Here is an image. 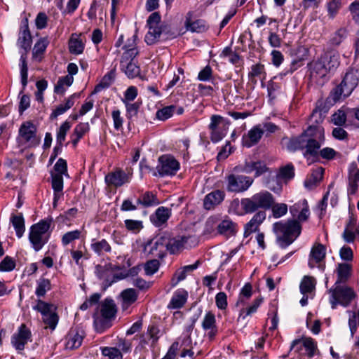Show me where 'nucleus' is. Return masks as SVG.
<instances>
[{
    "label": "nucleus",
    "mask_w": 359,
    "mask_h": 359,
    "mask_svg": "<svg viewBox=\"0 0 359 359\" xmlns=\"http://www.w3.org/2000/svg\"><path fill=\"white\" fill-rule=\"evenodd\" d=\"M325 140L321 128L308 127L299 135L291 137L286 147L287 149L291 152L304 151V157L309 161L311 156L316 154V150L321 147Z\"/></svg>",
    "instance_id": "1"
},
{
    "label": "nucleus",
    "mask_w": 359,
    "mask_h": 359,
    "mask_svg": "<svg viewBox=\"0 0 359 359\" xmlns=\"http://www.w3.org/2000/svg\"><path fill=\"white\" fill-rule=\"evenodd\" d=\"M339 55L333 51L322 53L316 60H313L307 65L311 80L323 84L328 81L327 75L334 73L339 66Z\"/></svg>",
    "instance_id": "2"
},
{
    "label": "nucleus",
    "mask_w": 359,
    "mask_h": 359,
    "mask_svg": "<svg viewBox=\"0 0 359 359\" xmlns=\"http://www.w3.org/2000/svg\"><path fill=\"white\" fill-rule=\"evenodd\" d=\"M359 83V69L353 67H349L342 81L333 88L330 93V95L326 99V104L333 105L338 102L343 95L348 97L356 88Z\"/></svg>",
    "instance_id": "3"
},
{
    "label": "nucleus",
    "mask_w": 359,
    "mask_h": 359,
    "mask_svg": "<svg viewBox=\"0 0 359 359\" xmlns=\"http://www.w3.org/2000/svg\"><path fill=\"white\" fill-rule=\"evenodd\" d=\"M302 225L298 220L279 221L273 224V230L277 236L279 246L285 249L291 245L301 234Z\"/></svg>",
    "instance_id": "4"
},
{
    "label": "nucleus",
    "mask_w": 359,
    "mask_h": 359,
    "mask_svg": "<svg viewBox=\"0 0 359 359\" xmlns=\"http://www.w3.org/2000/svg\"><path fill=\"white\" fill-rule=\"evenodd\" d=\"M302 50L305 54L302 57H297L294 59L290 65L289 68H285L281 73L279 74V77L281 79L283 76H285L288 74H292L296 71L298 68L303 65V62L306 56L308 50L304 47L299 48V50ZM278 76H273L267 84V93L269 97V102L273 104V100L277 97L278 93L281 89V83L276 81Z\"/></svg>",
    "instance_id": "5"
},
{
    "label": "nucleus",
    "mask_w": 359,
    "mask_h": 359,
    "mask_svg": "<svg viewBox=\"0 0 359 359\" xmlns=\"http://www.w3.org/2000/svg\"><path fill=\"white\" fill-rule=\"evenodd\" d=\"M17 142L20 145H27L29 148L40 144L41 137L37 135V127L32 121H24L20 126Z\"/></svg>",
    "instance_id": "6"
},
{
    "label": "nucleus",
    "mask_w": 359,
    "mask_h": 359,
    "mask_svg": "<svg viewBox=\"0 0 359 359\" xmlns=\"http://www.w3.org/2000/svg\"><path fill=\"white\" fill-rule=\"evenodd\" d=\"M164 238V244L165 245L166 250L170 255H175L180 252L183 249L191 248L192 245L189 243L191 240L194 243L193 245L196 243V240L191 236H177L173 237L169 232L162 233Z\"/></svg>",
    "instance_id": "7"
},
{
    "label": "nucleus",
    "mask_w": 359,
    "mask_h": 359,
    "mask_svg": "<svg viewBox=\"0 0 359 359\" xmlns=\"http://www.w3.org/2000/svg\"><path fill=\"white\" fill-rule=\"evenodd\" d=\"M329 292L331 294L330 304L332 309H336L338 304L347 307L356 297L351 287L340 285H334V287L330 288Z\"/></svg>",
    "instance_id": "8"
},
{
    "label": "nucleus",
    "mask_w": 359,
    "mask_h": 359,
    "mask_svg": "<svg viewBox=\"0 0 359 359\" xmlns=\"http://www.w3.org/2000/svg\"><path fill=\"white\" fill-rule=\"evenodd\" d=\"M34 310L42 315L43 323L51 330H54L59 320V316L56 313V306L54 304L46 302L41 299L36 301V304L33 307Z\"/></svg>",
    "instance_id": "9"
},
{
    "label": "nucleus",
    "mask_w": 359,
    "mask_h": 359,
    "mask_svg": "<svg viewBox=\"0 0 359 359\" xmlns=\"http://www.w3.org/2000/svg\"><path fill=\"white\" fill-rule=\"evenodd\" d=\"M158 164L156 166V172L153 175L163 177L165 176H174L180 168V164L172 156L162 155L158 158Z\"/></svg>",
    "instance_id": "10"
},
{
    "label": "nucleus",
    "mask_w": 359,
    "mask_h": 359,
    "mask_svg": "<svg viewBox=\"0 0 359 359\" xmlns=\"http://www.w3.org/2000/svg\"><path fill=\"white\" fill-rule=\"evenodd\" d=\"M226 189L232 193H242L248 189L253 182V179L248 176L230 174L225 177Z\"/></svg>",
    "instance_id": "11"
},
{
    "label": "nucleus",
    "mask_w": 359,
    "mask_h": 359,
    "mask_svg": "<svg viewBox=\"0 0 359 359\" xmlns=\"http://www.w3.org/2000/svg\"><path fill=\"white\" fill-rule=\"evenodd\" d=\"M162 233L155 238L148 240L143 246V252L147 255H151L158 259H163L166 256V248L164 244Z\"/></svg>",
    "instance_id": "12"
},
{
    "label": "nucleus",
    "mask_w": 359,
    "mask_h": 359,
    "mask_svg": "<svg viewBox=\"0 0 359 359\" xmlns=\"http://www.w3.org/2000/svg\"><path fill=\"white\" fill-rule=\"evenodd\" d=\"M234 170L238 172H244L250 174L255 172V177H258L266 173L269 170V168L263 161H245L243 165H237L234 168Z\"/></svg>",
    "instance_id": "13"
},
{
    "label": "nucleus",
    "mask_w": 359,
    "mask_h": 359,
    "mask_svg": "<svg viewBox=\"0 0 359 359\" xmlns=\"http://www.w3.org/2000/svg\"><path fill=\"white\" fill-rule=\"evenodd\" d=\"M249 299H245L243 297L238 296V300L236 303V307L240 308L238 319L241 318L244 320L246 317L257 312V309L263 302V298L262 297H259L253 301L250 306L245 307Z\"/></svg>",
    "instance_id": "14"
},
{
    "label": "nucleus",
    "mask_w": 359,
    "mask_h": 359,
    "mask_svg": "<svg viewBox=\"0 0 359 359\" xmlns=\"http://www.w3.org/2000/svg\"><path fill=\"white\" fill-rule=\"evenodd\" d=\"M29 341H32V332L27 325L22 323L18 327V332L12 336L11 344L16 350L22 351Z\"/></svg>",
    "instance_id": "15"
},
{
    "label": "nucleus",
    "mask_w": 359,
    "mask_h": 359,
    "mask_svg": "<svg viewBox=\"0 0 359 359\" xmlns=\"http://www.w3.org/2000/svg\"><path fill=\"white\" fill-rule=\"evenodd\" d=\"M117 312V308L113 299L107 297L102 302L100 306L101 318H95V323L100 322L104 324L105 321L111 320L114 318ZM94 314L93 318H95Z\"/></svg>",
    "instance_id": "16"
},
{
    "label": "nucleus",
    "mask_w": 359,
    "mask_h": 359,
    "mask_svg": "<svg viewBox=\"0 0 359 359\" xmlns=\"http://www.w3.org/2000/svg\"><path fill=\"white\" fill-rule=\"evenodd\" d=\"M224 121V118L220 115L214 114L210 117L208 128L211 130L210 140L212 142L217 143L226 136V129L219 127Z\"/></svg>",
    "instance_id": "17"
},
{
    "label": "nucleus",
    "mask_w": 359,
    "mask_h": 359,
    "mask_svg": "<svg viewBox=\"0 0 359 359\" xmlns=\"http://www.w3.org/2000/svg\"><path fill=\"white\" fill-rule=\"evenodd\" d=\"M289 210L292 217V219L298 220L299 223L307 221L310 215L309 207L306 199L291 205Z\"/></svg>",
    "instance_id": "18"
},
{
    "label": "nucleus",
    "mask_w": 359,
    "mask_h": 359,
    "mask_svg": "<svg viewBox=\"0 0 359 359\" xmlns=\"http://www.w3.org/2000/svg\"><path fill=\"white\" fill-rule=\"evenodd\" d=\"M359 189V168L356 163L349 165L348 172V195H355Z\"/></svg>",
    "instance_id": "19"
},
{
    "label": "nucleus",
    "mask_w": 359,
    "mask_h": 359,
    "mask_svg": "<svg viewBox=\"0 0 359 359\" xmlns=\"http://www.w3.org/2000/svg\"><path fill=\"white\" fill-rule=\"evenodd\" d=\"M264 134V130L260 125H257L251 128L248 134L244 135L242 138V144L243 147L250 148L256 145L262 138Z\"/></svg>",
    "instance_id": "20"
},
{
    "label": "nucleus",
    "mask_w": 359,
    "mask_h": 359,
    "mask_svg": "<svg viewBox=\"0 0 359 359\" xmlns=\"http://www.w3.org/2000/svg\"><path fill=\"white\" fill-rule=\"evenodd\" d=\"M265 219L266 212L264 210L259 211L255 213L252 218L245 224L244 226V237L247 238L254 232H259V226Z\"/></svg>",
    "instance_id": "21"
},
{
    "label": "nucleus",
    "mask_w": 359,
    "mask_h": 359,
    "mask_svg": "<svg viewBox=\"0 0 359 359\" xmlns=\"http://www.w3.org/2000/svg\"><path fill=\"white\" fill-rule=\"evenodd\" d=\"M225 192L220 189L214 190L208 194L203 199V207L205 210L214 209L222 203L225 198Z\"/></svg>",
    "instance_id": "22"
},
{
    "label": "nucleus",
    "mask_w": 359,
    "mask_h": 359,
    "mask_svg": "<svg viewBox=\"0 0 359 359\" xmlns=\"http://www.w3.org/2000/svg\"><path fill=\"white\" fill-rule=\"evenodd\" d=\"M202 328L208 331V337L210 340H213L218 334V327L216 324L215 316L211 311H208L202 322Z\"/></svg>",
    "instance_id": "23"
},
{
    "label": "nucleus",
    "mask_w": 359,
    "mask_h": 359,
    "mask_svg": "<svg viewBox=\"0 0 359 359\" xmlns=\"http://www.w3.org/2000/svg\"><path fill=\"white\" fill-rule=\"evenodd\" d=\"M85 337V332L83 330H71L66 337V348L76 349L81 346L82 341Z\"/></svg>",
    "instance_id": "24"
},
{
    "label": "nucleus",
    "mask_w": 359,
    "mask_h": 359,
    "mask_svg": "<svg viewBox=\"0 0 359 359\" xmlns=\"http://www.w3.org/2000/svg\"><path fill=\"white\" fill-rule=\"evenodd\" d=\"M128 175L121 170L116 169L115 171L108 173L104 178L105 182L108 186L119 187L128 182Z\"/></svg>",
    "instance_id": "25"
},
{
    "label": "nucleus",
    "mask_w": 359,
    "mask_h": 359,
    "mask_svg": "<svg viewBox=\"0 0 359 359\" xmlns=\"http://www.w3.org/2000/svg\"><path fill=\"white\" fill-rule=\"evenodd\" d=\"M188 292L184 289H177L173 293V295L168 304V309H180L184 307L187 302Z\"/></svg>",
    "instance_id": "26"
},
{
    "label": "nucleus",
    "mask_w": 359,
    "mask_h": 359,
    "mask_svg": "<svg viewBox=\"0 0 359 359\" xmlns=\"http://www.w3.org/2000/svg\"><path fill=\"white\" fill-rule=\"evenodd\" d=\"M191 17L192 13L189 12L186 16L185 20V27L187 30L191 32L201 33L208 29V26L204 20L198 19L192 22Z\"/></svg>",
    "instance_id": "27"
},
{
    "label": "nucleus",
    "mask_w": 359,
    "mask_h": 359,
    "mask_svg": "<svg viewBox=\"0 0 359 359\" xmlns=\"http://www.w3.org/2000/svg\"><path fill=\"white\" fill-rule=\"evenodd\" d=\"M171 209L163 206L158 208L154 215L151 216V221L157 227L161 226L167 222L171 216Z\"/></svg>",
    "instance_id": "28"
},
{
    "label": "nucleus",
    "mask_w": 359,
    "mask_h": 359,
    "mask_svg": "<svg viewBox=\"0 0 359 359\" xmlns=\"http://www.w3.org/2000/svg\"><path fill=\"white\" fill-rule=\"evenodd\" d=\"M136 35L133 36V39L132 43H130V40H128V43L126 44L123 48L125 50L123 52L121 61L120 65H123V63L128 62H134V59L139 54V51L135 44V41L136 39Z\"/></svg>",
    "instance_id": "29"
},
{
    "label": "nucleus",
    "mask_w": 359,
    "mask_h": 359,
    "mask_svg": "<svg viewBox=\"0 0 359 359\" xmlns=\"http://www.w3.org/2000/svg\"><path fill=\"white\" fill-rule=\"evenodd\" d=\"M352 266L348 263H339L337 264L336 273L337 279L334 285L346 283L351 276Z\"/></svg>",
    "instance_id": "30"
},
{
    "label": "nucleus",
    "mask_w": 359,
    "mask_h": 359,
    "mask_svg": "<svg viewBox=\"0 0 359 359\" xmlns=\"http://www.w3.org/2000/svg\"><path fill=\"white\" fill-rule=\"evenodd\" d=\"M259 208L270 209L274 203V197L269 191H261L253 195Z\"/></svg>",
    "instance_id": "31"
},
{
    "label": "nucleus",
    "mask_w": 359,
    "mask_h": 359,
    "mask_svg": "<svg viewBox=\"0 0 359 359\" xmlns=\"http://www.w3.org/2000/svg\"><path fill=\"white\" fill-rule=\"evenodd\" d=\"M217 229L221 235L232 236L238 231V224L229 219H224L218 224Z\"/></svg>",
    "instance_id": "32"
},
{
    "label": "nucleus",
    "mask_w": 359,
    "mask_h": 359,
    "mask_svg": "<svg viewBox=\"0 0 359 359\" xmlns=\"http://www.w3.org/2000/svg\"><path fill=\"white\" fill-rule=\"evenodd\" d=\"M90 248L97 256H103L106 253L111 252L110 244L105 239H92Z\"/></svg>",
    "instance_id": "33"
},
{
    "label": "nucleus",
    "mask_w": 359,
    "mask_h": 359,
    "mask_svg": "<svg viewBox=\"0 0 359 359\" xmlns=\"http://www.w3.org/2000/svg\"><path fill=\"white\" fill-rule=\"evenodd\" d=\"M160 203L156 195L152 191H146L142 194L137 199V204L141 205L144 208H149L158 205Z\"/></svg>",
    "instance_id": "34"
},
{
    "label": "nucleus",
    "mask_w": 359,
    "mask_h": 359,
    "mask_svg": "<svg viewBox=\"0 0 359 359\" xmlns=\"http://www.w3.org/2000/svg\"><path fill=\"white\" fill-rule=\"evenodd\" d=\"M115 78L116 69H111L102 77L100 83L95 86L92 94H96L103 89L109 88L114 81Z\"/></svg>",
    "instance_id": "35"
},
{
    "label": "nucleus",
    "mask_w": 359,
    "mask_h": 359,
    "mask_svg": "<svg viewBox=\"0 0 359 359\" xmlns=\"http://www.w3.org/2000/svg\"><path fill=\"white\" fill-rule=\"evenodd\" d=\"M121 297L122 298V308L125 310L137 301L138 294L135 289L128 288L121 292Z\"/></svg>",
    "instance_id": "36"
},
{
    "label": "nucleus",
    "mask_w": 359,
    "mask_h": 359,
    "mask_svg": "<svg viewBox=\"0 0 359 359\" xmlns=\"http://www.w3.org/2000/svg\"><path fill=\"white\" fill-rule=\"evenodd\" d=\"M32 43V37L30 31H20L17 44L20 48L24 50L22 53H26V55H27V53L31 49Z\"/></svg>",
    "instance_id": "37"
},
{
    "label": "nucleus",
    "mask_w": 359,
    "mask_h": 359,
    "mask_svg": "<svg viewBox=\"0 0 359 359\" xmlns=\"http://www.w3.org/2000/svg\"><path fill=\"white\" fill-rule=\"evenodd\" d=\"M325 169L319 167L313 170L310 177L304 181V186L307 189H311L315 187L323 178Z\"/></svg>",
    "instance_id": "38"
},
{
    "label": "nucleus",
    "mask_w": 359,
    "mask_h": 359,
    "mask_svg": "<svg viewBox=\"0 0 359 359\" xmlns=\"http://www.w3.org/2000/svg\"><path fill=\"white\" fill-rule=\"evenodd\" d=\"M120 66L121 69L124 72L129 79H134L139 76L142 80L144 79V78L140 76V67L137 65V63L134 62H128L123 63V65Z\"/></svg>",
    "instance_id": "39"
},
{
    "label": "nucleus",
    "mask_w": 359,
    "mask_h": 359,
    "mask_svg": "<svg viewBox=\"0 0 359 359\" xmlns=\"http://www.w3.org/2000/svg\"><path fill=\"white\" fill-rule=\"evenodd\" d=\"M316 154L314 156H311V161L312 162H318L319 161V158L321 157L323 159L330 161L335 158L337 155V151L330 147H325L322 149H317L316 150Z\"/></svg>",
    "instance_id": "40"
},
{
    "label": "nucleus",
    "mask_w": 359,
    "mask_h": 359,
    "mask_svg": "<svg viewBox=\"0 0 359 359\" xmlns=\"http://www.w3.org/2000/svg\"><path fill=\"white\" fill-rule=\"evenodd\" d=\"M325 116L322 113V109L320 107H317L314 109L310 115L309 122L311 124L308 127H313L314 128H321L323 131V135H325L324 128L321 126L324 120Z\"/></svg>",
    "instance_id": "41"
},
{
    "label": "nucleus",
    "mask_w": 359,
    "mask_h": 359,
    "mask_svg": "<svg viewBox=\"0 0 359 359\" xmlns=\"http://www.w3.org/2000/svg\"><path fill=\"white\" fill-rule=\"evenodd\" d=\"M147 27L149 31L145 35L144 41L147 45L151 46L156 43L162 36L161 25Z\"/></svg>",
    "instance_id": "42"
},
{
    "label": "nucleus",
    "mask_w": 359,
    "mask_h": 359,
    "mask_svg": "<svg viewBox=\"0 0 359 359\" xmlns=\"http://www.w3.org/2000/svg\"><path fill=\"white\" fill-rule=\"evenodd\" d=\"M29 241L36 252L39 251L48 242V239H43V235L32 229H29Z\"/></svg>",
    "instance_id": "43"
},
{
    "label": "nucleus",
    "mask_w": 359,
    "mask_h": 359,
    "mask_svg": "<svg viewBox=\"0 0 359 359\" xmlns=\"http://www.w3.org/2000/svg\"><path fill=\"white\" fill-rule=\"evenodd\" d=\"M11 222L15 231L18 238H21L25 231V219L22 213L18 215H12L11 217Z\"/></svg>",
    "instance_id": "44"
},
{
    "label": "nucleus",
    "mask_w": 359,
    "mask_h": 359,
    "mask_svg": "<svg viewBox=\"0 0 359 359\" xmlns=\"http://www.w3.org/2000/svg\"><path fill=\"white\" fill-rule=\"evenodd\" d=\"M52 289L50 280L48 278L41 277L36 280L35 294L37 297H43L46 292Z\"/></svg>",
    "instance_id": "45"
},
{
    "label": "nucleus",
    "mask_w": 359,
    "mask_h": 359,
    "mask_svg": "<svg viewBox=\"0 0 359 359\" xmlns=\"http://www.w3.org/2000/svg\"><path fill=\"white\" fill-rule=\"evenodd\" d=\"M241 205L243 212H236L238 215L252 213L259 209L253 196L251 198H242Z\"/></svg>",
    "instance_id": "46"
},
{
    "label": "nucleus",
    "mask_w": 359,
    "mask_h": 359,
    "mask_svg": "<svg viewBox=\"0 0 359 359\" xmlns=\"http://www.w3.org/2000/svg\"><path fill=\"white\" fill-rule=\"evenodd\" d=\"M90 130L88 123H80L74 129L72 133V144L76 147L86 133Z\"/></svg>",
    "instance_id": "47"
},
{
    "label": "nucleus",
    "mask_w": 359,
    "mask_h": 359,
    "mask_svg": "<svg viewBox=\"0 0 359 359\" xmlns=\"http://www.w3.org/2000/svg\"><path fill=\"white\" fill-rule=\"evenodd\" d=\"M326 256V248L321 243L314 245L311 250L310 257L313 258L316 264L323 261Z\"/></svg>",
    "instance_id": "48"
},
{
    "label": "nucleus",
    "mask_w": 359,
    "mask_h": 359,
    "mask_svg": "<svg viewBox=\"0 0 359 359\" xmlns=\"http://www.w3.org/2000/svg\"><path fill=\"white\" fill-rule=\"evenodd\" d=\"M316 287V280L313 277L305 276L302 278L300 285L299 290L302 294H306L307 293H311L313 290H315Z\"/></svg>",
    "instance_id": "49"
},
{
    "label": "nucleus",
    "mask_w": 359,
    "mask_h": 359,
    "mask_svg": "<svg viewBox=\"0 0 359 359\" xmlns=\"http://www.w3.org/2000/svg\"><path fill=\"white\" fill-rule=\"evenodd\" d=\"M53 221L52 217L42 219L38 223L32 225L30 229L43 236L49 230Z\"/></svg>",
    "instance_id": "50"
},
{
    "label": "nucleus",
    "mask_w": 359,
    "mask_h": 359,
    "mask_svg": "<svg viewBox=\"0 0 359 359\" xmlns=\"http://www.w3.org/2000/svg\"><path fill=\"white\" fill-rule=\"evenodd\" d=\"M20 76H21V83L23 89H25L27 85L28 78V67L27 62V55L26 53H22L20 59Z\"/></svg>",
    "instance_id": "51"
},
{
    "label": "nucleus",
    "mask_w": 359,
    "mask_h": 359,
    "mask_svg": "<svg viewBox=\"0 0 359 359\" xmlns=\"http://www.w3.org/2000/svg\"><path fill=\"white\" fill-rule=\"evenodd\" d=\"M85 45L81 39L71 38L69 41V50L74 55L81 54L84 50Z\"/></svg>",
    "instance_id": "52"
},
{
    "label": "nucleus",
    "mask_w": 359,
    "mask_h": 359,
    "mask_svg": "<svg viewBox=\"0 0 359 359\" xmlns=\"http://www.w3.org/2000/svg\"><path fill=\"white\" fill-rule=\"evenodd\" d=\"M176 109L175 105H169L157 110L156 116L158 120L166 121L175 114Z\"/></svg>",
    "instance_id": "53"
},
{
    "label": "nucleus",
    "mask_w": 359,
    "mask_h": 359,
    "mask_svg": "<svg viewBox=\"0 0 359 359\" xmlns=\"http://www.w3.org/2000/svg\"><path fill=\"white\" fill-rule=\"evenodd\" d=\"M71 123L68 121H65L60 127L59 128L57 132L56 137V144L62 147L63 142L65 140L66 135L67 131L71 128Z\"/></svg>",
    "instance_id": "54"
},
{
    "label": "nucleus",
    "mask_w": 359,
    "mask_h": 359,
    "mask_svg": "<svg viewBox=\"0 0 359 359\" xmlns=\"http://www.w3.org/2000/svg\"><path fill=\"white\" fill-rule=\"evenodd\" d=\"M278 176L285 180H290L294 177V167L292 163L280 168Z\"/></svg>",
    "instance_id": "55"
},
{
    "label": "nucleus",
    "mask_w": 359,
    "mask_h": 359,
    "mask_svg": "<svg viewBox=\"0 0 359 359\" xmlns=\"http://www.w3.org/2000/svg\"><path fill=\"white\" fill-rule=\"evenodd\" d=\"M160 25L161 34L164 36V40L175 39L179 35V33L171 25L163 22Z\"/></svg>",
    "instance_id": "56"
},
{
    "label": "nucleus",
    "mask_w": 359,
    "mask_h": 359,
    "mask_svg": "<svg viewBox=\"0 0 359 359\" xmlns=\"http://www.w3.org/2000/svg\"><path fill=\"white\" fill-rule=\"evenodd\" d=\"M124 104L126 108V117L128 120L133 121V118L137 116L142 102H136L134 103H130L124 101Z\"/></svg>",
    "instance_id": "57"
},
{
    "label": "nucleus",
    "mask_w": 359,
    "mask_h": 359,
    "mask_svg": "<svg viewBox=\"0 0 359 359\" xmlns=\"http://www.w3.org/2000/svg\"><path fill=\"white\" fill-rule=\"evenodd\" d=\"M48 44L49 41L47 37L39 39V40L34 44L32 52L33 57H36L38 55L43 54Z\"/></svg>",
    "instance_id": "58"
},
{
    "label": "nucleus",
    "mask_w": 359,
    "mask_h": 359,
    "mask_svg": "<svg viewBox=\"0 0 359 359\" xmlns=\"http://www.w3.org/2000/svg\"><path fill=\"white\" fill-rule=\"evenodd\" d=\"M51 186L54 192H62L64 187L63 177L56 175L53 171L50 172Z\"/></svg>",
    "instance_id": "59"
},
{
    "label": "nucleus",
    "mask_w": 359,
    "mask_h": 359,
    "mask_svg": "<svg viewBox=\"0 0 359 359\" xmlns=\"http://www.w3.org/2000/svg\"><path fill=\"white\" fill-rule=\"evenodd\" d=\"M303 346L305 348L306 355L309 358L314 356L317 350V344L311 337L305 338L303 340Z\"/></svg>",
    "instance_id": "60"
},
{
    "label": "nucleus",
    "mask_w": 359,
    "mask_h": 359,
    "mask_svg": "<svg viewBox=\"0 0 359 359\" xmlns=\"http://www.w3.org/2000/svg\"><path fill=\"white\" fill-rule=\"evenodd\" d=\"M15 266V260L13 257L6 255L0 262V272L12 271Z\"/></svg>",
    "instance_id": "61"
},
{
    "label": "nucleus",
    "mask_w": 359,
    "mask_h": 359,
    "mask_svg": "<svg viewBox=\"0 0 359 359\" xmlns=\"http://www.w3.org/2000/svg\"><path fill=\"white\" fill-rule=\"evenodd\" d=\"M102 354L108 357L109 359H123V355L117 347H103L102 348Z\"/></svg>",
    "instance_id": "62"
},
{
    "label": "nucleus",
    "mask_w": 359,
    "mask_h": 359,
    "mask_svg": "<svg viewBox=\"0 0 359 359\" xmlns=\"http://www.w3.org/2000/svg\"><path fill=\"white\" fill-rule=\"evenodd\" d=\"M272 216L276 218H280L285 215L287 212V205L285 203H273L271 207Z\"/></svg>",
    "instance_id": "63"
},
{
    "label": "nucleus",
    "mask_w": 359,
    "mask_h": 359,
    "mask_svg": "<svg viewBox=\"0 0 359 359\" xmlns=\"http://www.w3.org/2000/svg\"><path fill=\"white\" fill-rule=\"evenodd\" d=\"M81 233V231L78 229L65 233L61 239L62 244L66 246L74 241L79 239Z\"/></svg>",
    "instance_id": "64"
}]
</instances>
